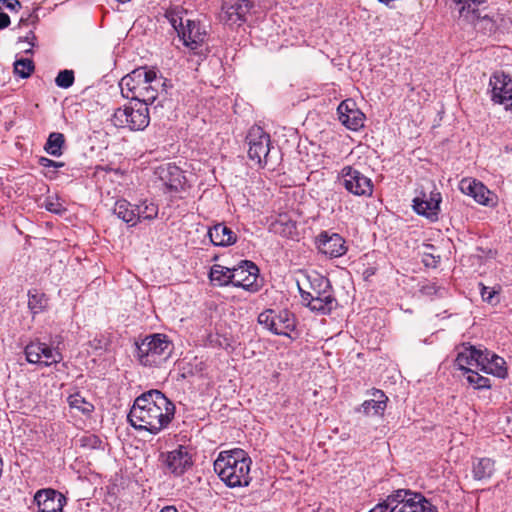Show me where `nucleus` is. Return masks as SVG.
Listing matches in <instances>:
<instances>
[{"label": "nucleus", "instance_id": "obj_49", "mask_svg": "<svg viewBox=\"0 0 512 512\" xmlns=\"http://www.w3.org/2000/svg\"><path fill=\"white\" fill-rule=\"evenodd\" d=\"M453 2L458 6V10L461 8V6L472 3L470 0H453Z\"/></svg>", "mask_w": 512, "mask_h": 512}, {"label": "nucleus", "instance_id": "obj_16", "mask_svg": "<svg viewBox=\"0 0 512 512\" xmlns=\"http://www.w3.org/2000/svg\"><path fill=\"white\" fill-rule=\"evenodd\" d=\"M315 243L319 252L331 259L343 256L348 250L345 239L330 231H322Z\"/></svg>", "mask_w": 512, "mask_h": 512}, {"label": "nucleus", "instance_id": "obj_30", "mask_svg": "<svg viewBox=\"0 0 512 512\" xmlns=\"http://www.w3.org/2000/svg\"><path fill=\"white\" fill-rule=\"evenodd\" d=\"M136 217L138 222L142 220H153L158 216V205L153 201L147 199L141 201L138 205H135Z\"/></svg>", "mask_w": 512, "mask_h": 512}, {"label": "nucleus", "instance_id": "obj_53", "mask_svg": "<svg viewBox=\"0 0 512 512\" xmlns=\"http://www.w3.org/2000/svg\"><path fill=\"white\" fill-rule=\"evenodd\" d=\"M26 21H27V19L21 18L20 19V24H24V23H26Z\"/></svg>", "mask_w": 512, "mask_h": 512}, {"label": "nucleus", "instance_id": "obj_51", "mask_svg": "<svg viewBox=\"0 0 512 512\" xmlns=\"http://www.w3.org/2000/svg\"><path fill=\"white\" fill-rule=\"evenodd\" d=\"M87 440L91 441L92 446H95V444L98 442V438L96 436H90L87 438Z\"/></svg>", "mask_w": 512, "mask_h": 512}, {"label": "nucleus", "instance_id": "obj_10", "mask_svg": "<svg viewBox=\"0 0 512 512\" xmlns=\"http://www.w3.org/2000/svg\"><path fill=\"white\" fill-rule=\"evenodd\" d=\"M258 323L273 334L291 338L290 332L296 327L294 315L288 310L279 312L266 309L258 315Z\"/></svg>", "mask_w": 512, "mask_h": 512}, {"label": "nucleus", "instance_id": "obj_27", "mask_svg": "<svg viewBox=\"0 0 512 512\" xmlns=\"http://www.w3.org/2000/svg\"><path fill=\"white\" fill-rule=\"evenodd\" d=\"M134 209L135 205L125 199H119L114 204L113 213L130 226H135L138 223V218Z\"/></svg>", "mask_w": 512, "mask_h": 512}, {"label": "nucleus", "instance_id": "obj_34", "mask_svg": "<svg viewBox=\"0 0 512 512\" xmlns=\"http://www.w3.org/2000/svg\"><path fill=\"white\" fill-rule=\"evenodd\" d=\"M67 401L70 408L75 409L84 415H90L94 410L93 404L88 402L80 393L70 395Z\"/></svg>", "mask_w": 512, "mask_h": 512}, {"label": "nucleus", "instance_id": "obj_43", "mask_svg": "<svg viewBox=\"0 0 512 512\" xmlns=\"http://www.w3.org/2000/svg\"><path fill=\"white\" fill-rule=\"evenodd\" d=\"M2 5H5V7L10 11L16 12L19 11L22 7L19 0H0V10L2 9Z\"/></svg>", "mask_w": 512, "mask_h": 512}, {"label": "nucleus", "instance_id": "obj_37", "mask_svg": "<svg viewBox=\"0 0 512 512\" xmlns=\"http://www.w3.org/2000/svg\"><path fill=\"white\" fill-rule=\"evenodd\" d=\"M34 69V62L31 59H19L14 62V73L21 78H28Z\"/></svg>", "mask_w": 512, "mask_h": 512}, {"label": "nucleus", "instance_id": "obj_29", "mask_svg": "<svg viewBox=\"0 0 512 512\" xmlns=\"http://www.w3.org/2000/svg\"><path fill=\"white\" fill-rule=\"evenodd\" d=\"M231 275L232 268L215 264L210 269L209 278L214 285L227 286L233 283Z\"/></svg>", "mask_w": 512, "mask_h": 512}, {"label": "nucleus", "instance_id": "obj_6", "mask_svg": "<svg viewBox=\"0 0 512 512\" xmlns=\"http://www.w3.org/2000/svg\"><path fill=\"white\" fill-rule=\"evenodd\" d=\"M111 121L117 128H128L131 131L144 130L150 122L148 105L135 102L118 108L112 115Z\"/></svg>", "mask_w": 512, "mask_h": 512}, {"label": "nucleus", "instance_id": "obj_48", "mask_svg": "<svg viewBox=\"0 0 512 512\" xmlns=\"http://www.w3.org/2000/svg\"><path fill=\"white\" fill-rule=\"evenodd\" d=\"M25 41L29 43L31 47L35 46L36 36L33 32H29V34L24 38Z\"/></svg>", "mask_w": 512, "mask_h": 512}, {"label": "nucleus", "instance_id": "obj_15", "mask_svg": "<svg viewBox=\"0 0 512 512\" xmlns=\"http://www.w3.org/2000/svg\"><path fill=\"white\" fill-rule=\"evenodd\" d=\"M491 99L506 109L512 107V77L505 73H494L489 81Z\"/></svg>", "mask_w": 512, "mask_h": 512}, {"label": "nucleus", "instance_id": "obj_23", "mask_svg": "<svg viewBox=\"0 0 512 512\" xmlns=\"http://www.w3.org/2000/svg\"><path fill=\"white\" fill-rule=\"evenodd\" d=\"M459 188L462 193L471 196L477 203L481 205L490 204L491 192L481 182L472 178H464L460 181Z\"/></svg>", "mask_w": 512, "mask_h": 512}, {"label": "nucleus", "instance_id": "obj_31", "mask_svg": "<svg viewBox=\"0 0 512 512\" xmlns=\"http://www.w3.org/2000/svg\"><path fill=\"white\" fill-rule=\"evenodd\" d=\"M271 229L273 232L286 238H294V236L297 234L296 223L282 216H280L278 220L272 223Z\"/></svg>", "mask_w": 512, "mask_h": 512}, {"label": "nucleus", "instance_id": "obj_38", "mask_svg": "<svg viewBox=\"0 0 512 512\" xmlns=\"http://www.w3.org/2000/svg\"><path fill=\"white\" fill-rule=\"evenodd\" d=\"M41 360L42 363L40 365L50 366L59 363L62 360V356L57 350L45 344L41 354Z\"/></svg>", "mask_w": 512, "mask_h": 512}, {"label": "nucleus", "instance_id": "obj_9", "mask_svg": "<svg viewBox=\"0 0 512 512\" xmlns=\"http://www.w3.org/2000/svg\"><path fill=\"white\" fill-rule=\"evenodd\" d=\"M248 157L256 164L266 165L270 160V135L260 126H252L246 135Z\"/></svg>", "mask_w": 512, "mask_h": 512}, {"label": "nucleus", "instance_id": "obj_20", "mask_svg": "<svg viewBox=\"0 0 512 512\" xmlns=\"http://www.w3.org/2000/svg\"><path fill=\"white\" fill-rule=\"evenodd\" d=\"M178 35L186 47L191 50H197L203 44L206 32L201 28L199 22L187 19L184 23L183 20L180 19Z\"/></svg>", "mask_w": 512, "mask_h": 512}, {"label": "nucleus", "instance_id": "obj_46", "mask_svg": "<svg viewBox=\"0 0 512 512\" xmlns=\"http://www.w3.org/2000/svg\"><path fill=\"white\" fill-rule=\"evenodd\" d=\"M10 17L4 12H0V30L7 28L10 25Z\"/></svg>", "mask_w": 512, "mask_h": 512}, {"label": "nucleus", "instance_id": "obj_35", "mask_svg": "<svg viewBox=\"0 0 512 512\" xmlns=\"http://www.w3.org/2000/svg\"><path fill=\"white\" fill-rule=\"evenodd\" d=\"M466 380L474 389H489L491 387L490 379L478 373V370L469 369Z\"/></svg>", "mask_w": 512, "mask_h": 512}, {"label": "nucleus", "instance_id": "obj_36", "mask_svg": "<svg viewBox=\"0 0 512 512\" xmlns=\"http://www.w3.org/2000/svg\"><path fill=\"white\" fill-rule=\"evenodd\" d=\"M45 343L31 342L25 347L26 360L31 364H41V354L43 352Z\"/></svg>", "mask_w": 512, "mask_h": 512}, {"label": "nucleus", "instance_id": "obj_24", "mask_svg": "<svg viewBox=\"0 0 512 512\" xmlns=\"http://www.w3.org/2000/svg\"><path fill=\"white\" fill-rule=\"evenodd\" d=\"M481 371L502 379L506 378L508 375L505 360L487 349L484 350Z\"/></svg>", "mask_w": 512, "mask_h": 512}, {"label": "nucleus", "instance_id": "obj_44", "mask_svg": "<svg viewBox=\"0 0 512 512\" xmlns=\"http://www.w3.org/2000/svg\"><path fill=\"white\" fill-rule=\"evenodd\" d=\"M39 165L45 168H61L64 166L63 162H57L52 159L46 158V157H40L39 158Z\"/></svg>", "mask_w": 512, "mask_h": 512}, {"label": "nucleus", "instance_id": "obj_4", "mask_svg": "<svg viewBox=\"0 0 512 512\" xmlns=\"http://www.w3.org/2000/svg\"><path fill=\"white\" fill-rule=\"evenodd\" d=\"M297 287L302 301L312 311L329 314L336 305L329 279L319 273L302 274Z\"/></svg>", "mask_w": 512, "mask_h": 512}, {"label": "nucleus", "instance_id": "obj_21", "mask_svg": "<svg viewBox=\"0 0 512 512\" xmlns=\"http://www.w3.org/2000/svg\"><path fill=\"white\" fill-rule=\"evenodd\" d=\"M254 4L250 0H226L222 5L223 19L231 24H238L246 21Z\"/></svg>", "mask_w": 512, "mask_h": 512}, {"label": "nucleus", "instance_id": "obj_18", "mask_svg": "<svg viewBox=\"0 0 512 512\" xmlns=\"http://www.w3.org/2000/svg\"><path fill=\"white\" fill-rule=\"evenodd\" d=\"M155 174L169 192L177 193L184 190L186 178L183 171L175 164H162L156 169Z\"/></svg>", "mask_w": 512, "mask_h": 512}, {"label": "nucleus", "instance_id": "obj_26", "mask_svg": "<svg viewBox=\"0 0 512 512\" xmlns=\"http://www.w3.org/2000/svg\"><path fill=\"white\" fill-rule=\"evenodd\" d=\"M208 236L215 246H230L236 243L237 235L223 223L214 225L208 231Z\"/></svg>", "mask_w": 512, "mask_h": 512}, {"label": "nucleus", "instance_id": "obj_19", "mask_svg": "<svg viewBox=\"0 0 512 512\" xmlns=\"http://www.w3.org/2000/svg\"><path fill=\"white\" fill-rule=\"evenodd\" d=\"M339 121L349 130L358 131L364 126L365 115L351 99L342 101L338 108Z\"/></svg>", "mask_w": 512, "mask_h": 512}, {"label": "nucleus", "instance_id": "obj_7", "mask_svg": "<svg viewBox=\"0 0 512 512\" xmlns=\"http://www.w3.org/2000/svg\"><path fill=\"white\" fill-rule=\"evenodd\" d=\"M393 512H438L421 493L409 489H398L389 495Z\"/></svg>", "mask_w": 512, "mask_h": 512}, {"label": "nucleus", "instance_id": "obj_17", "mask_svg": "<svg viewBox=\"0 0 512 512\" xmlns=\"http://www.w3.org/2000/svg\"><path fill=\"white\" fill-rule=\"evenodd\" d=\"M38 507V512H64L67 498L59 491L46 488L38 490L33 498Z\"/></svg>", "mask_w": 512, "mask_h": 512}, {"label": "nucleus", "instance_id": "obj_14", "mask_svg": "<svg viewBox=\"0 0 512 512\" xmlns=\"http://www.w3.org/2000/svg\"><path fill=\"white\" fill-rule=\"evenodd\" d=\"M258 273V267L252 261L243 260L232 268V285L250 292H256L259 289Z\"/></svg>", "mask_w": 512, "mask_h": 512}, {"label": "nucleus", "instance_id": "obj_3", "mask_svg": "<svg viewBox=\"0 0 512 512\" xmlns=\"http://www.w3.org/2000/svg\"><path fill=\"white\" fill-rule=\"evenodd\" d=\"M252 460L243 449L221 451L214 461V471L220 480L229 488L247 487L250 476Z\"/></svg>", "mask_w": 512, "mask_h": 512}, {"label": "nucleus", "instance_id": "obj_5", "mask_svg": "<svg viewBox=\"0 0 512 512\" xmlns=\"http://www.w3.org/2000/svg\"><path fill=\"white\" fill-rule=\"evenodd\" d=\"M173 348V343L167 335L151 334L136 343V357L143 366L157 367L170 358Z\"/></svg>", "mask_w": 512, "mask_h": 512}, {"label": "nucleus", "instance_id": "obj_32", "mask_svg": "<svg viewBox=\"0 0 512 512\" xmlns=\"http://www.w3.org/2000/svg\"><path fill=\"white\" fill-rule=\"evenodd\" d=\"M65 144V137L62 133L52 132L48 136L47 142L44 146L45 151L54 157L62 155L63 146Z\"/></svg>", "mask_w": 512, "mask_h": 512}, {"label": "nucleus", "instance_id": "obj_25", "mask_svg": "<svg viewBox=\"0 0 512 512\" xmlns=\"http://www.w3.org/2000/svg\"><path fill=\"white\" fill-rule=\"evenodd\" d=\"M371 396V399L362 403L359 411H362L365 415H383L387 406V396L378 389H372Z\"/></svg>", "mask_w": 512, "mask_h": 512}, {"label": "nucleus", "instance_id": "obj_11", "mask_svg": "<svg viewBox=\"0 0 512 512\" xmlns=\"http://www.w3.org/2000/svg\"><path fill=\"white\" fill-rule=\"evenodd\" d=\"M441 201V193L433 183H429L427 187H422L419 195L413 199V209L417 214L425 216L431 221H436L440 212Z\"/></svg>", "mask_w": 512, "mask_h": 512}, {"label": "nucleus", "instance_id": "obj_12", "mask_svg": "<svg viewBox=\"0 0 512 512\" xmlns=\"http://www.w3.org/2000/svg\"><path fill=\"white\" fill-rule=\"evenodd\" d=\"M340 181L344 188L355 196L370 197L373 194L374 185L372 180L352 166L342 168Z\"/></svg>", "mask_w": 512, "mask_h": 512}, {"label": "nucleus", "instance_id": "obj_2", "mask_svg": "<svg viewBox=\"0 0 512 512\" xmlns=\"http://www.w3.org/2000/svg\"><path fill=\"white\" fill-rule=\"evenodd\" d=\"M165 85V79L154 69L139 67L124 76L120 83L123 97L146 105L153 104L159 95V90Z\"/></svg>", "mask_w": 512, "mask_h": 512}, {"label": "nucleus", "instance_id": "obj_22", "mask_svg": "<svg viewBox=\"0 0 512 512\" xmlns=\"http://www.w3.org/2000/svg\"><path fill=\"white\" fill-rule=\"evenodd\" d=\"M484 351L474 346H463L458 352L455 363L460 370L467 372L469 369L481 371L483 365Z\"/></svg>", "mask_w": 512, "mask_h": 512}, {"label": "nucleus", "instance_id": "obj_47", "mask_svg": "<svg viewBox=\"0 0 512 512\" xmlns=\"http://www.w3.org/2000/svg\"><path fill=\"white\" fill-rule=\"evenodd\" d=\"M180 19L182 18L175 15L170 18V22L177 32L180 30Z\"/></svg>", "mask_w": 512, "mask_h": 512}, {"label": "nucleus", "instance_id": "obj_13", "mask_svg": "<svg viewBox=\"0 0 512 512\" xmlns=\"http://www.w3.org/2000/svg\"><path fill=\"white\" fill-rule=\"evenodd\" d=\"M465 6L459 9V20L463 23L472 24L476 30H482L484 33L493 32L496 29L495 22L487 15H481L480 6L486 3V0H470Z\"/></svg>", "mask_w": 512, "mask_h": 512}, {"label": "nucleus", "instance_id": "obj_33", "mask_svg": "<svg viewBox=\"0 0 512 512\" xmlns=\"http://www.w3.org/2000/svg\"><path fill=\"white\" fill-rule=\"evenodd\" d=\"M28 297V307L33 314H38L46 308L47 298L44 293L38 290H30Z\"/></svg>", "mask_w": 512, "mask_h": 512}, {"label": "nucleus", "instance_id": "obj_45", "mask_svg": "<svg viewBox=\"0 0 512 512\" xmlns=\"http://www.w3.org/2000/svg\"><path fill=\"white\" fill-rule=\"evenodd\" d=\"M480 287H481L480 294H481L483 301L492 303V299L496 292L494 290L484 286L483 284H480Z\"/></svg>", "mask_w": 512, "mask_h": 512}, {"label": "nucleus", "instance_id": "obj_28", "mask_svg": "<svg viewBox=\"0 0 512 512\" xmlns=\"http://www.w3.org/2000/svg\"><path fill=\"white\" fill-rule=\"evenodd\" d=\"M494 461L490 458H479L473 461L472 474L475 480L489 479L494 473Z\"/></svg>", "mask_w": 512, "mask_h": 512}, {"label": "nucleus", "instance_id": "obj_41", "mask_svg": "<svg viewBox=\"0 0 512 512\" xmlns=\"http://www.w3.org/2000/svg\"><path fill=\"white\" fill-rule=\"evenodd\" d=\"M422 262L426 267L436 268L440 262V256L426 253L423 255Z\"/></svg>", "mask_w": 512, "mask_h": 512}, {"label": "nucleus", "instance_id": "obj_40", "mask_svg": "<svg viewBox=\"0 0 512 512\" xmlns=\"http://www.w3.org/2000/svg\"><path fill=\"white\" fill-rule=\"evenodd\" d=\"M444 292V288L438 286L435 282L427 281L421 285L419 289V293L422 296L433 297V296H442Z\"/></svg>", "mask_w": 512, "mask_h": 512}, {"label": "nucleus", "instance_id": "obj_50", "mask_svg": "<svg viewBox=\"0 0 512 512\" xmlns=\"http://www.w3.org/2000/svg\"><path fill=\"white\" fill-rule=\"evenodd\" d=\"M160 512H178V510L174 506H166Z\"/></svg>", "mask_w": 512, "mask_h": 512}, {"label": "nucleus", "instance_id": "obj_8", "mask_svg": "<svg viewBox=\"0 0 512 512\" xmlns=\"http://www.w3.org/2000/svg\"><path fill=\"white\" fill-rule=\"evenodd\" d=\"M161 461L165 473L180 477L190 470L194 464L192 449L189 446L178 445L168 452H162Z\"/></svg>", "mask_w": 512, "mask_h": 512}, {"label": "nucleus", "instance_id": "obj_1", "mask_svg": "<svg viewBox=\"0 0 512 512\" xmlns=\"http://www.w3.org/2000/svg\"><path fill=\"white\" fill-rule=\"evenodd\" d=\"M174 414L175 405L161 391L150 390L135 399L127 418L135 429L156 435L170 424Z\"/></svg>", "mask_w": 512, "mask_h": 512}, {"label": "nucleus", "instance_id": "obj_39", "mask_svg": "<svg viewBox=\"0 0 512 512\" xmlns=\"http://www.w3.org/2000/svg\"><path fill=\"white\" fill-rule=\"evenodd\" d=\"M75 77L73 70H61L55 78V84L63 89L71 87L74 83Z\"/></svg>", "mask_w": 512, "mask_h": 512}, {"label": "nucleus", "instance_id": "obj_52", "mask_svg": "<svg viewBox=\"0 0 512 512\" xmlns=\"http://www.w3.org/2000/svg\"><path fill=\"white\" fill-rule=\"evenodd\" d=\"M46 209L51 212H57V210L54 208V204L50 203L46 205Z\"/></svg>", "mask_w": 512, "mask_h": 512}, {"label": "nucleus", "instance_id": "obj_42", "mask_svg": "<svg viewBox=\"0 0 512 512\" xmlns=\"http://www.w3.org/2000/svg\"><path fill=\"white\" fill-rule=\"evenodd\" d=\"M369 512H393V507L389 502V495L383 502L378 503L374 508H372Z\"/></svg>", "mask_w": 512, "mask_h": 512}]
</instances>
